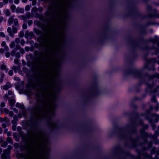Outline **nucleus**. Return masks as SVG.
<instances>
[{"mask_svg":"<svg viewBox=\"0 0 159 159\" xmlns=\"http://www.w3.org/2000/svg\"><path fill=\"white\" fill-rule=\"evenodd\" d=\"M24 35V33L23 32L20 31L19 33V36L20 37H23Z\"/></svg>","mask_w":159,"mask_h":159,"instance_id":"obj_37","label":"nucleus"},{"mask_svg":"<svg viewBox=\"0 0 159 159\" xmlns=\"http://www.w3.org/2000/svg\"><path fill=\"white\" fill-rule=\"evenodd\" d=\"M25 43V42L23 39H22L21 40V42H20V44L22 45V46L24 45Z\"/></svg>","mask_w":159,"mask_h":159,"instance_id":"obj_39","label":"nucleus"},{"mask_svg":"<svg viewBox=\"0 0 159 159\" xmlns=\"http://www.w3.org/2000/svg\"><path fill=\"white\" fill-rule=\"evenodd\" d=\"M0 68L1 70H5V72L7 73L8 69L7 68L6 66L4 64H1L0 65Z\"/></svg>","mask_w":159,"mask_h":159,"instance_id":"obj_6","label":"nucleus"},{"mask_svg":"<svg viewBox=\"0 0 159 159\" xmlns=\"http://www.w3.org/2000/svg\"><path fill=\"white\" fill-rule=\"evenodd\" d=\"M151 101L153 102H156L157 101L155 97L153 96L151 98Z\"/></svg>","mask_w":159,"mask_h":159,"instance_id":"obj_28","label":"nucleus"},{"mask_svg":"<svg viewBox=\"0 0 159 159\" xmlns=\"http://www.w3.org/2000/svg\"><path fill=\"white\" fill-rule=\"evenodd\" d=\"M141 73L140 71L136 72L134 73L135 76L136 77H140L141 75Z\"/></svg>","mask_w":159,"mask_h":159,"instance_id":"obj_16","label":"nucleus"},{"mask_svg":"<svg viewBox=\"0 0 159 159\" xmlns=\"http://www.w3.org/2000/svg\"><path fill=\"white\" fill-rule=\"evenodd\" d=\"M15 101L14 99H11L9 100V104L11 106H13L15 103Z\"/></svg>","mask_w":159,"mask_h":159,"instance_id":"obj_17","label":"nucleus"},{"mask_svg":"<svg viewBox=\"0 0 159 159\" xmlns=\"http://www.w3.org/2000/svg\"><path fill=\"white\" fill-rule=\"evenodd\" d=\"M156 150V148L155 147L152 148V149L151 151V153L152 154H153L155 153V152Z\"/></svg>","mask_w":159,"mask_h":159,"instance_id":"obj_26","label":"nucleus"},{"mask_svg":"<svg viewBox=\"0 0 159 159\" xmlns=\"http://www.w3.org/2000/svg\"><path fill=\"white\" fill-rule=\"evenodd\" d=\"M30 9V7L29 6L27 5L25 7V10L26 11H28Z\"/></svg>","mask_w":159,"mask_h":159,"instance_id":"obj_30","label":"nucleus"},{"mask_svg":"<svg viewBox=\"0 0 159 159\" xmlns=\"http://www.w3.org/2000/svg\"><path fill=\"white\" fill-rule=\"evenodd\" d=\"M8 94L9 95H11L12 94V92L11 91H8Z\"/></svg>","mask_w":159,"mask_h":159,"instance_id":"obj_57","label":"nucleus"},{"mask_svg":"<svg viewBox=\"0 0 159 159\" xmlns=\"http://www.w3.org/2000/svg\"><path fill=\"white\" fill-rule=\"evenodd\" d=\"M27 26L26 24H24L22 25V27L25 29H26L27 28Z\"/></svg>","mask_w":159,"mask_h":159,"instance_id":"obj_34","label":"nucleus"},{"mask_svg":"<svg viewBox=\"0 0 159 159\" xmlns=\"http://www.w3.org/2000/svg\"><path fill=\"white\" fill-rule=\"evenodd\" d=\"M19 61V60L18 59H15L14 61V63L16 64H18Z\"/></svg>","mask_w":159,"mask_h":159,"instance_id":"obj_45","label":"nucleus"},{"mask_svg":"<svg viewBox=\"0 0 159 159\" xmlns=\"http://www.w3.org/2000/svg\"><path fill=\"white\" fill-rule=\"evenodd\" d=\"M4 4L2 2H0V7L1 8L3 7Z\"/></svg>","mask_w":159,"mask_h":159,"instance_id":"obj_49","label":"nucleus"},{"mask_svg":"<svg viewBox=\"0 0 159 159\" xmlns=\"http://www.w3.org/2000/svg\"><path fill=\"white\" fill-rule=\"evenodd\" d=\"M8 130L7 129H5L4 130V133L5 134H6L7 133V132H8Z\"/></svg>","mask_w":159,"mask_h":159,"instance_id":"obj_58","label":"nucleus"},{"mask_svg":"<svg viewBox=\"0 0 159 159\" xmlns=\"http://www.w3.org/2000/svg\"><path fill=\"white\" fill-rule=\"evenodd\" d=\"M9 88L7 86H6L5 87V88H4V86H3V89H4V90H8V89H9Z\"/></svg>","mask_w":159,"mask_h":159,"instance_id":"obj_52","label":"nucleus"},{"mask_svg":"<svg viewBox=\"0 0 159 159\" xmlns=\"http://www.w3.org/2000/svg\"><path fill=\"white\" fill-rule=\"evenodd\" d=\"M7 145V143L6 142L3 141L1 142V146L3 147H6Z\"/></svg>","mask_w":159,"mask_h":159,"instance_id":"obj_19","label":"nucleus"},{"mask_svg":"<svg viewBox=\"0 0 159 159\" xmlns=\"http://www.w3.org/2000/svg\"><path fill=\"white\" fill-rule=\"evenodd\" d=\"M49 125L52 128L56 127L57 126L56 124L52 121H50L49 122Z\"/></svg>","mask_w":159,"mask_h":159,"instance_id":"obj_7","label":"nucleus"},{"mask_svg":"<svg viewBox=\"0 0 159 159\" xmlns=\"http://www.w3.org/2000/svg\"><path fill=\"white\" fill-rule=\"evenodd\" d=\"M4 52V49L3 48H0V52L3 53Z\"/></svg>","mask_w":159,"mask_h":159,"instance_id":"obj_56","label":"nucleus"},{"mask_svg":"<svg viewBox=\"0 0 159 159\" xmlns=\"http://www.w3.org/2000/svg\"><path fill=\"white\" fill-rule=\"evenodd\" d=\"M16 12L17 13H24V10L22 8L17 7L16 10Z\"/></svg>","mask_w":159,"mask_h":159,"instance_id":"obj_9","label":"nucleus"},{"mask_svg":"<svg viewBox=\"0 0 159 159\" xmlns=\"http://www.w3.org/2000/svg\"><path fill=\"white\" fill-rule=\"evenodd\" d=\"M152 117L154 118V121L155 122H157L159 120V115L153 114L152 115Z\"/></svg>","mask_w":159,"mask_h":159,"instance_id":"obj_5","label":"nucleus"},{"mask_svg":"<svg viewBox=\"0 0 159 159\" xmlns=\"http://www.w3.org/2000/svg\"><path fill=\"white\" fill-rule=\"evenodd\" d=\"M6 86H7L9 88H10L11 87V85L9 83L7 82L6 83V85H4V87L5 88Z\"/></svg>","mask_w":159,"mask_h":159,"instance_id":"obj_33","label":"nucleus"},{"mask_svg":"<svg viewBox=\"0 0 159 159\" xmlns=\"http://www.w3.org/2000/svg\"><path fill=\"white\" fill-rule=\"evenodd\" d=\"M4 4H7L9 0H2Z\"/></svg>","mask_w":159,"mask_h":159,"instance_id":"obj_40","label":"nucleus"},{"mask_svg":"<svg viewBox=\"0 0 159 159\" xmlns=\"http://www.w3.org/2000/svg\"><path fill=\"white\" fill-rule=\"evenodd\" d=\"M15 42L14 41L12 42L11 43L10 45V48H13L15 47Z\"/></svg>","mask_w":159,"mask_h":159,"instance_id":"obj_21","label":"nucleus"},{"mask_svg":"<svg viewBox=\"0 0 159 159\" xmlns=\"http://www.w3.org/2000/svg\"><path fill=\"white\" fill-rule=\"evenodd\" d=\"M7 136H9L11 135V133L10 132H8L7 133Z\"/></svg>","mask_w":159,"mask_h":159,"instance_id":"obj_55","label":"nucleus"},{"mask_svg":"<svg viewBox=\"0 0 159 159\" xmlns=\"http://www.w3.org/2000/svg\"><path fill=\"white\" fill-rule=\"evenodd\" d=\"M15 15H13L10 16L8 20V22L10 25L13 23V24L12 26V29L10 27H9L7 29V32L8 33L9 36L13 37L14 34L16 33L19 27L18 21L17 19H14Z\"/></svg>","mask_w":159,"mask_h":159,"instance_id":"obj_1","label":"nucleus"},{"mask_svg":"<svg viewBox=\"0 0 159 159\" xmlns=\"http://www.w3.org/2000/svg\"><path fill=\"white\" fill-rule=\"evenodd\" d=\"M12 69L15 72H16L17 71L19 70V67L16 66H13Z\"/></svg>","mask_w":159,"mask_h":159,"instance_id":"obj_18","label":"nucleus"},{"mask_svg":"<svg viewBox=\"0 0 159 159\" xmlns=\"http://www.w3.org/2000/svg\"><path fill=\"white\" fill-rule=\"evenodd\" d=\"M4 75L3 74H2L1 75V79H0V81L2 82L3 80V78L4 77Z\"/></svg>","mask_w":159,"mask_h":159,"instance_id":"obj_36","label":"nucleus"},{"mask_svg":"<svg viewBox=\"0 0 159 159\" xmlns=\"http://www.w3.org/2000/svg\"><path fill=\"white\" fill-rule=\"evenodd\" d=\"M20 52L21 53V54H23L24 53L25 51L23 49H22L21 50Z\"/></svg>","mask_w":159,"mask_h":159,"instance_id":"obj_59","label":"nucleus"},{"mask_svg":"<svg viewBox=\"0 0 159 159\" xmlns=\"http://www.w3.org/2000/svg\"><path fill=\"white\" fill-rule=\"evenodd\" d=\"M33 22L31 20H30L28 22V24L29 25H30L32 24Z\"/></svg>","mask_w":159,"mask_h":159,"instance_id":"obj_48","label":"nucleus"},{"mask_svg":"<svg viewBox=\"0 0 159 159\" xmlns=\"http://www.w3.org/2000/svg\"><path fill=\"white\" fill-rule=\"evenodd\" d=\"M3 12L5 14V15L7 16H9L11 15V12L10 11L9 9H6L5 10L3 11Z\"/></svg>","mask_w":159,"mask_h":159,"instance_id":"obj_12","label":"nucleus"},{"mask_svg":"<svg viewBox=\"0 0 159 159\" xmlns=\"http://www.w3.org/2000/svg\"><path fill=\"white\" fill-rule=\"evenodd\" d=\"M27 0H22V2L24 3H26L27 2Z\"/></svg>","mask_w":159,"mask_h":159,"instance_id":"obj_62","label":"nucleus"},{"mask_svg":"<svg viewBox=\"0 0 159 159\" xmlns=\"http://www.w3.org/2000/svg\"><path fill=\"white\" fill-rule=\"evenodd\" d=\"M148 128V126L147 125H144V128L145 129H147Z\"/></svg>","mask_w":159,"mask_h":159,"instance_id":"obj_60","label":"nucleus"},{"mask_svg":"<svg viewBox=\"0 0 159 159\" xmlns=\"http://www.w3.org/2000/svg\"><path fill=\"white\" fill-rule=\"evenodd\" d=\"M10 9L13 12L16 11V6L14 4H12L10 6Z\"/></svg>","mask_w":159,"mask_h":159,"instance_id":"obj_15","label":"nucleus"},{"mask_svg":"<svg viewBox=\"0 0 159 159\" xmlns=\"http://www.w3.org/2000/svg\"><path fill=\"white\" fill-rule=\"evenodd\" d=\"M8 74L9 75L11 76L13 74V71L12 70H10L9 71Z\"/></svg>","mask_w":159,"mask_h":159,"instance_id":"obj_41","label":"nucleus"},{"mask_svg":"<svg viewBox=\"0 0 159 159\" xmlns=\"http://www.w3.org/2000/svg\"><path fill=\"white\" fill-rule=\"evenodd\" d=\"M18 17L21 20H24L26 18L24 15H21L18 16Z\"/></svg>","mask_w":159,"mask_h":159,"instance_id":"obj_23","label":"nucleus"},{"mask_svg":"<svg viewBox=\"0 0 159 159\" xmlns=\"http://www.w3.org/2000/svg\"><path fill=\"white\" fill-rule=\"evenodd\" d=\"M10 152L8 149H4L3 153L1 155L2 159H10L9 154Z\"/></svg>","mask_w":159,"mask_h":159,"instance_id":"obj_2","label":"nucleus"},{"mask_svg":"<svg viewBox=\"0 0 159 159\" xmlns=\"http://www.w3.org/2000/svg\"><path fill=\"white\" fill-rule=\"evenodd\" d=\"M152 143L151 142H150L148 143V148H151L152 146Z\"/></svg>","mask_w":159,"mask_h":159,"instance_id":"obj_51","label":"nucleus"},{"mask_svg":"<svg viewBox=\"0 0 159 159\" xmlns=\"http://www.w3.org/2000/svg\"><path fill=\"white\" fill-rule=\"evenodd\" d=\"M36 3V2L35 1H33L32 2V5H33L34 6L35 5Z\"/></svg>","mask_w":159,"mask_h":159,"instance_id":"obj_61","label":"nucleus"},{"mask_svg":"<svg viewBox=\"0 0 159 159\" xmlns=\"http://www.w3.org/2000/svg\"><path fill=\"white\" fill-rule=\"evenodd\" d=\"M7 124H6V123H3L2 124V126L3 128H5L7 126Z\"/></svg>","mask_w":159,"mask_h":159,"instance_id":"obj_35","label":"nucleus"},{"mask_svg":"<svg viewBox=\"0 0 159 159\" xmlns=\"http://www.w3.org/2000/svg\"><path fill=\"white\" fill-rule=\"evenodd\" d=\"M154 77H157L159 79V74H156L154 75Z\"/></svg>","mask_w":159,"mask_h":159,"instance_id":"obj_50","label":"nucleus"},{"mask_svg":"<svg viewBox=\"0 0 159 159\" xmlns=\"http://www.w3.org/2000/svg\"><path fill=\"white\" fill-rule=\"evenodd\" d=\"M4 121L5 122L6 124H8L10 120L7 117H5L4 118L0 117V122L2 123Z\"/></svg>","mask_w":159,"mask_h":159,"instance_id":"obj_4","label":"nucleus"},{"mask_svg":"<svg viewBox=\"0 0 159 159\" xmlns=\"http://www.w3.org/2000/svg\"><path fill=\"white\" fill-rule=\"evenodd\" d=\"M0 36L3 38H5L6 37V35L3 32H0Z\"/></svg>","mask_w":159,"mask_h":159,"instance_id":"obj_27","label":"nucleus"},{"mask_svg":"<svg viewBox=\"0 0 159 159\" xmlns=\"http://www.w3.org/2000/svg\"><path fill=\"white\" fill-rule=\"evenodd\" d=\"M7 141L8 143H13V141L12 139L10 137H8L7 139Z\"/></svg>","mask_w":159,"mask_h":159,"instance_id":"obj_20","label":"nucleus"},{"mask_svg":"<svg viewBox=\"0 0 159 159\" xmlns=\"http://www.w3.org/2000/svg\"><path fill=\"white\" fill-rule=\"evenodd\" d=\"M4 50L7 51L9 50V48L8 46H6L4 47Z\"/></svg>","mask_w":159,"mask_h":159,"instance_id":"obj_43","label":"nucleus"},{"mask_svg":"<svg viewBox=\"0 0 159 159\" xmlns=\"http://www.w3.org/2000/svg\"><path fill=\"white\" fill-rule=\"evenodd\" d=\"M15 42L17 44H19L20 42V39L19 38H16L15 40Z\"/></svg>","mask_w":159,"mask_h":159,"instance_id":"obj_29","label":"nucleus"},{"mask_svg":"<svg viewBox=\"0 0 159 159\" xmlns=\"http://www.w3.org/2000/svg\"><path fill=\"white\" fill-rule=\"evenodd\" d=\"M158 52V51L157 49H155V54H157Z\"/></svg>","mask_w":159,"mask_h":159,"instance_id":"obj_63","label":"nucleus"},{"mask_svg":"<svg viewBox=\"0 0 159 159\" xmlns=\"http://www.w3.org/2000/svg\"><path fill=\"white\" fill-rule=\"evenodd\" d=\"M149 122L151 123V125L153 129H154L156 128V125L155 124L152 123L151 121L150 120H149Z\"/></svg>","mask_w":159,"mask_h":159,"instance_id":"obj_22","label":"nucleus"},{"mask_svg":"<svg viewBox=\"0 0 159 159\" xmlns=\"http://www.w3.org/2000/svg\"><path fill=\"white\" fill-rule=\"evenodd\" d=\"M18 120L17 116L16 115H14L13 116V120H11V123L12 124H16V122Z\"/></svg>","mask_w":159,"mask_h":159,"instance_id":"obj_8","label":"nucleus"},{"mask_svg":"<svg viewBox=\"0 0 159 159\" xmlns=\"http://www.w3.org/2000/svg\"><path fill=\"white\" fill-rule=\"evenodd\" d=\"M158 37L157 36L155 37L154 39L153 40V42L154 43H157L158 47L159 48V42L158 41Z\"/></svg>","mask_w":159,"mask_h":159,"instance_id":"obj_13","label":"nucleus"},{"mask_svg":"<svg viewBox=\"0 0 159 159\" xmlns=\"http://www.w3.org/2000/svg\"><path fill=\"white\" fill-rule=\"evenodd\" d=\"M157 60L156 58H153L150 59V62L155 63L156 62Z\"/></svg>","mask_w":159,"mask_h":159,"instance_id":"obj_24","label":"nucleus"},{"mask_svg":"<svg viewBox=\"0 0 159 159\" xmlns=\"http://www.w3.org/2000/svg\"><path fill=\"white\" fill-rule=\"evenodd\" d=\"M13 125L12 126V129L13 130L15 131L16 128V124H13Z\"/></svg>","mask_w":159,"mask_h":159,"instance_id":"obj_25","label":"nucleus"},{"mask_svg":"<svg viewBox=\"0 0 159 159\" xmlns=\"http://www.w3.org/2000/svg\"><path fill=\"white\" fill-rule=\"evenodd\" d=\"M12 148V147L11 146H9L8 147V148L7 149H8L10 151V150Z\"/></svg>","mask_w":159,"mask_h":159,"instance_id":"obj_46","label":"nucleus"},{"mask_svg":"<svg viewBox=\"0 0 159 159\" xmlns=\"http://www.w3.org/2000/svg\"><path fill=\"white\" fill-rule=\"evenodd\" d=\"M156 154L157 155H159V149L156 152Z\"/></svg>","mask_w":159,"mask_h":159,"instance_id":"obj_64","label":"nucleus"},{"mask_svg":"<svg viewBox=\"0 0 159 159\" xmlns=\"http://www.w3.org/2000/svg\"><path fill=\"white\" fill-rule=\"evenodd\" d=\"M1 46L3 47L6 46V43L5 41H3L2 42V43H1Z\"/></svg>","mask_w":159,"mask_h":159,"instance_id":"obj_38","label":"nucleus"},{"mask_svg":"<svg viewBox=\"0 0 159 159\" xmlns=\"http://www.w3.org/2000/svg\"><path fill=\"white\" fill-rule=\"evenodd\" d=\"M10 53L8 52H7L5 54V56L7 57H10Z\"/></svg>","mask_w":159,"mask_h":159,"instance_id":"obj_32","label":"nucleus"},{"mask_svg":"<svg viewBox=\"0 0 159 159\" xmlns=\"http://www.w3.org/2000/svg\"><path fill=\"white\" fill-rule=\"evenodd\" d=\"M154 108H155V110L156 111H157L158 110V105H156V106Z\"/></svg>","mask_w":159,"mask_h":159,"instance_id":"obj_54","label":"nucleus"},{"mask_svg":"<svg viewBox=\"0 0 159 159\" xmlns=\"http://www.w3.org/2000/svg\"><path fill=\"white\" fill-rule=\"evenodd\" d=\"M15 56L16 58H19L20 57V54L19 52H17L16 53Z\"/></svg>","mask_w":159,"mask_h":159,"instance_id":"obj_31","label":"nucleus"},{"mask_svg":"<svg viewBox=\"0 0 159 159\" xmlns=\"http://www.w3.org/2000/svg\"><path fill=\"white\" fill-rule=\"evenodd\" d=\"M11 109H12V110L14 111L15 112H16V113H18V111L17 109H16V108H11Z\"/></svg>","mask_w":159,"mask_h":159,"instance_id":"obj_44","label":"nucleus"},{"mask_svg":"<svg viewBox=\"0 0 159 159\" xmlns=\"http://www.w3.org/2000/svg\"><path fill=\"white\" fill-rule=\"evenodd\" d=\"M16 106L17 108H20V109H22L23 111H24V105L20 104L19 103H17L16 104Z\"/></svg>","mask_w":159,"mask_h":159,"instance_id":"obj_11","label":"nucleus"},{"mask_svg":"<svg viewBox=\"0 0 159 159\" xmlns=\"http://www.w3.org/2000/svg\"><path fill=\"white\" fill-rule=\"evenodd\" d=\"M142 154L143 155V156L146 158H148V159H151L152 158L151 156L148 154L146 152H144L143 153H142Z\"/></svg>","mask_w":159,"mask_h":159,"instance_id":"obj_14","label":"nucleus"},{"mask_svg":"<svg viewBox=\"0 0 159 159\" xmlns=\"http://www.w3.org/2000/svg\"><path fill=\"white\" fill-rule=\"evenodd\" d=\"M20 48V46L17 47L16 48L13 49L11 52V54L12 56H13L15 55V53L17 51V49H19Z\"/></svg>","mask_w":159,"mask_h":159,"instance_id":"obj_10","label":"nucleus"},{"mask_svg":"<svg viewBox=\"0 0 159 159\" xmlns=\"http://www.w3.org/2000/svg\"><path fill=\"white\" fill-rule=\"evenodd\" d=\"M5 106V103L3 102H2L0 106L1 107H4Z\"/></svg>","mask_w":159,"mask_h":159,"instance_id":"obj_42","label":"nucleus"},{"mask_svg":"<svg viewBox=\"0 0 159 159\" xmlns=\"http://www.w3.org/2000/svg\"><path fill=\"white\" fill-rule=\"evenodd\" d=\"M3 111V112L5 113L6 114H9V116L10 117H12L14 113L13 111H10L7 108H5L3 109H2Z\"/></svg>","mask_w":159,"mask_h":159,"instance_id":"obj_3","label":"nucleus"},{"mask_svg":"<svg viewBox=\"0 0 159 159\" xmlns=\"http://www.w3.org/2000/svg\"><path fill=\"white\" fill-rule=\"evenodd\" d=\"M3 20V17L2 16H0V23Z\"/></svg>","mask_w":159,"mask_h":159,"instance_id":"obj_47","label":"nucleus"},{"mask_svg":"<svg viewBox=\"0 0 159 159\" xmlns=\"http://www.w3.org/2000/svg\"><path fill=\"white\" fill-rule=\"evenodd\" d=\"M19 0H15L14 3L16 4H18L19 3Z\"/></svg>","mask_w":159,"mask_h":159,"instance_id":"obj_53","label":"nucleus"}]
</instances>
